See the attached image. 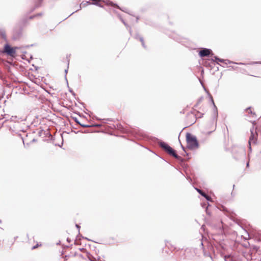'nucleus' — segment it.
I'll use <instances>...</instances> for the list:
<instances>
[{
	"mask_svg": "<svg viewBox=\"0 0 261 261\" xmlns=\"http://www.w3.org/2000/svg\"><path fill=\"white\" fill-rule=\"evenodd\" d=\"M4 233V230L3 228L0 227V237L3 236Z\"/></svg>",
	"mask_w": 261,
	"mask_h": 261,
	"instance_id": "13",
	"label": "nucleus"
},
{
	"mask_svg": "<svg viewBox=\"0 0 261 261\" xmlns=\"http://www.w3.org/2000/svg\"><path fill=\"white\" fill-rule=\"evenodd\" d=\"M205 197L206 199H207V200H209V199H210V197H209L207 195H206V194L205 197Z\"/></svg>",
	"mask_w": 261,
	"mask_h": 261,
	"instance_id": "15",
	"label": "nucleus"
},
{
	"mask_svg": "<svg viewBox=\"0 0 261 261\" xmlns=\"http://www.w3.org/2000/svg\"><path fill=\"white\" fill-rule=\"evenodd\" d=\"M215 61L217 62H223L224 61V60L218 58V57H215Z\"/></svg>",
	"mask_w": 261,
	"mask_h": 261,
	"instance_id": "11",
	"label": "nucleus"
},
{
	"mask_svg": "<svg viewBox=\"0 0 261 261\" xmlns=\"http://www.w3.org/2000/svg\"><path fill=\"white\" fill-rule=\"evenodd\" d=\"M203 99L200 98L199 99L197 103L194 106V108H192L189 113H188L186 118V121L189 125L193 124L195 123L197 118H201L203 114L196 109H198L203 111V105L202 104Z\"/></svg>",
	"mask_w": 261,
	"mask_h": 261,
	"instance_id": "1",
	"label": "nucleus"
},
{
	"mask_svg": "<svg viewBox=\"0 0 261 261\" xmlns=\"http://www.w3.org/2000/svg\"><path fill=\"white\" fill-rule=\"evenodd\" d=\"M4 52L8 55L14 56L15 54V49L11 47L9 44H6L4 47Z\"/></svg>",
	"mask_w": 261,
	"mask_h": 261,
	"instance_id": "5",
	"label": "nucleus"
},
{
	"mask_svg": "<svg viewBox=\"0 0 261 261\" xmlns=\"http://www.w3.org/2000/svg\"><path fill=\"white\" fill-rule=\"evenodd\" d=\"M87 4H90V3H89V2H87Z\"/></svg>",
	"mask_w": 261,
	"mask_h": 261,
	"instance_id": "16",
	"label": "nucleus"
},
{
	"mask_svg": "<svg viewBox=\"0 0 261 261\" xmlns=\"http://www.w3.org/2000/svg\"><path fill=\"white\" fill-rule=\"evenodd\" d=\"M75 257L80 258L81 257V255L76 251H75L74 250L71 251L70 252V254L69 255V257L74 258Z\"/></svg>",
	"mask_w": 261,
	"mask_h": 261,
	"instance_id": "7",
	"label": "nucleus"
},
{
	"mask_svg": "<svg viewBox=\"0 0 261 261\" xmlns=\"http://www.w3.org/2000/svg\"><path fill=\"white\" fill-rule=\"evenodd\" d=\"M42 243L40 242H36L35 245H33V244L31 245V249H32V250L35 249L39 247L42 246Z\"/></svg>",
	"mask_w": 261,
	"mask_h": 261,
	"instance_id": "9",
	"label": "nucleus"
},
{
	"mask_svg": "<svg viewBox=\"0 0 261 261\" xmlns=\"http://www.w3.org/2000/svg\"><path fill=\"white\" fill-rule=\"evenodd\" d=\"M161 147L170 155L174 156L176 159L179 158V156L176 153L175 150L169 146L167 143L162 142L160 143Z\"/></svg>",
	"mask_w": 261,
	"mask_h": 261,
	"instance_id": "3",
	"label": "nucleus"
},
{
	"mask_svg": "<svg viewBox=\"0 0 261 261\" xmlns=\"http://www.w3.org/2000/svg\"><path fill=\"white\" fill-rule=\"evenodd\" d=\"M211 52L212 51L210 49L203 48L199 51V55L201 57H207L211 54Z\"/></svg>",
	"mask_w": 261,
	"mask_h": 261,
	"instance_id": "6",
	"label": "nucleus"
},
{
	"mask_svg": "<svg viewBox=\"0 0 261 261\" xmlns=\"http://www.w3.org/2000/svg\"><path fill=\"white\" fill-rule=\"evenodd\" d=\"M187 147L190 149H194L198 147V141L195 136L189 133L186 134Z\"/></svg>",
	"mask_w": 261,
	"mask_h": 261,
	"instance_id": "2",
	"label": "nucleus"
},
{
	"mask_svg": "<svg viewBox=\"0 0 261 261\" xmlns=\"http://www.w3.org/2000/svg\"><path fill=\"white\" fill-rule=\"evenodd\" d=\"M197 190L198 192V193L200 194L202 196H203V197H205L206 194L204 192H203V191L199 189H197Z\"/></svg>",
	"mask_w": 261,
	"mask_h": 261,
	"instance_id": "12",
	"label": "nucleus"
},
{
	"mask_svg": "<svg viewBox=\"0 0 261 261\" xmlns=\"http://www.w3.org/2000/svg\"><path fill=\"white\" fill-rule=\"evenodd\" d=\"M87 256L90 261H97L98 258L93 256L92 255L89 253H87Z\"/></svg>",
	"mask_w": 261,
	"mask_h": 261,
	"instance_id": "8",
	"label": "nucleus"
},
{
	"mask_svg": "<svg viewBox=\"0 0 261 261\" xmlns=\"http://www.w3.org/2000/svg\"><path fill=\"white\" fill-rule=\"evenodd\" d=\"M256 128H255V129L254 130V127H253L252 129L250 130L251 136L249 138V145H251V144H255L256 143L257 138V133L256 132Z\"/></svg>",
	"mask_w": 261,
	"mask_h": 261,
	"instance_id": "4",
	"label": "nucleus"
},
{
	"mask_svg": "<svg viewBox=\"0 0 261 261\" xmlns=\"http://www.w3.org/2000/svg\"><path fill=\"white\" fill-rule=\"evenodd\" d=\"M246 111L247 113H248V114H251L253 115H255V113H253L252 110H251V108H247L246 110Z\"/></svg>",
	"mask_w": 261,
	"mask_h": 261,
	"instance_id": "10",
	"label": "nucleus"
},
{
	"mask_svg": "<svg viewBox=\"0 0 261 261\" xmlns=\"http://www.w3.org/2000/svg\"><path fill=\"white\" fill-rule=\"evenodd\" d=\"M140 40L141 42L142 45L144 46V42L143 39L142 38H140Z\"/></svg>",
	"mask_w": 261,
	"mask_h": 261,
	"instance_id": "14",
	"label": "nucleus"
}]
</instances>
